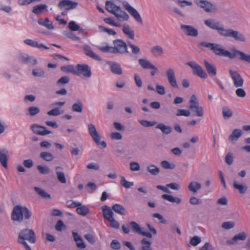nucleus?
Listing matches in <instances>:
<instances>
[{"mask_svg":"<svg viewBox=\"0 0 250 250\" xmlns=\"http://www.w3.org/2000/svg\"><path fill=\"white\" fill-rule=\"evenodd\" d=\"M34 190L42 198L44 199H50L51 196L47 193L44 190L39 187H34Z\"/></svg>","mask_w":250,"mask_h":250,"instance_id":"4c0bfd02","label":"nucleus"},{"mask_svg":"<svg viewBox=\"0 0 250 250\" xmlns=\"http://www.w3.org/2000/svg\"><path fill=\"white\" fill-rule=\"evenodd\" d=\"M177 4L181 7H184L186 6H191L192 5V2L189 1H187L186 0H178L177 2Z\"/></svg>","mask_w":250,"mask_h":250,"instance_id":"bf43d9fd","label":"nucleus"},{"mask_svg":"<svg viewBox=\"0 0 250 250\" xmlns=\"http://www.w3.org/2000/svg\"><path fill=\"white\" fill-rule=\"evenodd\" d=\"M233 160V158L232 154L230 152L227 153L225 156V161L226 163L229 165H230L232 164Z\"/></svg>","mask_w":250,"mask_h":250,"instance_id":"e2e57ef3","label":"nucleus"},{"mask_svg":"<svg viewBox=\"0 0 250 250\" xmlns=\"http://www.w3.org/2000/svg\"><path fill=\"white\" fill-rule=\"evenodd\" d=\"M47 5L45 4L37 5L33 7L32 12L36 15H40L47 9Z\"/></svg>","mask_w":250,"mask_h":250,"instance_id":"f704fd0d","label":"nucleus"},{"mask_svg":"<svg viewBox=\"0 0 250 250\" xmlns=\"http://www.w3.org/2000/svg\"><path fill=\"white\" fill-rule=\"evenodd\" d=\"M205 24L209 28L217 31L219 35L224 38H230L240 42H245L246 38L245 35L237 30L231 28H225L220 21L209 19L205 21Z\"/></svg>","mask_w":250,"mask_h":250,"instance_id":"f257e3e1","label":"nucleus"},{"mask_svg":"<svg viewBox=\"0 0 250 250\" xmlns=\"http://www.w3.org/2000/svg\"><path fill=\"white\" fill-rule=\"evenodd\" d=\"M121 184L124 188H130L131 186H133L134 183H133V182L127 181L125 179V178L124 176H121Z\"/></svg>","mask_w":250,"mask_h":250,"instance_id":"49530a36","label":"nucleus"},{"mask_svg":"<svg viewBox=\"0 0 250 250\" xmlns=\"http://www.w3.org/2000/svg\"><path fill=\"white\" fill-rule=\"evenodd\" d=\"M205 67L209 76L211 77H214L217 74V69L216 66L212 63L208 62L207 60L204 61Z\"/></svg>","mask_w":250,"mask_h":250,"instance_id":"6ab92c4d","label":"nucleus"},{"mask_svg":"<svg viewBox=\"0 0 250 250\" xmlns=\"http://www.w3.org/2000/svg\"><path fill=\"white\" fill-rule=\"evenodd\" d=\"M156 91L161 95H164L166 93L165 87L159 84H157L156 86Z\"/></svg>","mask_w":250,"mask_h":250,"instance_id":"69168bd1","label":"nucleus"},{"mask_svg":"<svg viewBox=\"0 0 250 250\" xmlns=\"http://www.w3.org/2000/svg\"><path fill=\"white\" fill-rule=\"evenodd\" d=\"M189 109L192 111H196V115L198 117H202L204 115V110L202 106H199V104L196 96L192 95L189 102Z\"/></svg>","mask_w":250,"mask_h":250,"instance_id":"6e6552de","label":"nucleus"},{"mask_svg":"<svg viewBox=\"0 0 250 250\" xmlns=\"http://www.w3.org/2000/svg\"><path fill=\"white\" fill-rule=\"evenodd\" d=\"M112 209L117 213L124 215L126 214V209L125 208L120 204H116L112 207Z\"/></svg>","mask_w":250,"mask_h":250,"instance_id":"72a5a7b5","label":"nucleus"},{"mask_svg":"<svg viewBox=\"0 0 250 250\" xmlns=\"http://www.w3.org/2000/svg\"><path fill=\"white\" fill-rule=\"evenodd\" d=\"M60 170H62L63 168L61 167L58 166L55 167L56 171V175L58 181L62 183L65 184L66 182L65 175L63 172L59 171Z\"/></svg>","mask_w":250,"mask_h":250,"instance_id":"cd10ccee","label":"nucleus"},{"mask_svg":"<svg viewBox=\"0 0 250 250\" xmlns=\"http://www.w3.org/2000/svg\"><path fill=\"white\" fill-rule=\"evenodd\" d=\"M223 116L225 119L229 118L232 115L231 110L228 107H223L222 111Z\"/></svg>","mask_w":250,"mask_h":250,"instance_id":"de8ad7c7","label":"nucleus"},{"mask_svg":"<svg viewBox=\"0 0 250 250\" xmlns=\"http://www.w3.org/2000/svg\"><path fill=\"white\" fill-rule=\"evenodd\" d=\"M37 169L39 171L40 173L42 174H47L50 172V168L48 167L45 166H43L38 165L37 167Z\"/></svg>","mask_w":250,"mask_h":250,"instance_id":"a18cd8bd","label":"nucleus"},{"mask_svg":"<svg viewBox=\"0 0 250 250\" xmlns=\"http://www.w3.org/2000/svg\"><path fill=\"white\" fill-rule=\"evenodd\" d=\"M105 8L119 20L127 21L129 19L128 15L125 11L122 10L120 6L116 5L110 1L105 2Z\"/></svg>","mask_w":250,"mask_h":250,"instance_id":"39448f33","label":"nucleus"},{"mask_svg":"<svg viewBox=\"0 0 250 250\" xmlns=\"http://www.w3.org/2000/svg\"><path fill=\"white\" fill-rule=\"evenodd\" d=\"M198 46L200 48L201 46L208 48L218 56L228 57L231 59L238 58L242 61L250 63V55L238 50L235 49L233 52H230L224 49L219 44L206 42H201L198 44Z\"/></svg>","mask_w":250,"mask_h":250,"instance_id":"f03ea898","label":"nucleus"},{"mask_svg":"<svg viewBox=\"0 0 250 250\" xmlns=\"http://www.w3.org/2000/svg\"><path fill=\"white\" fill-rule=\"evenodd\" d=\"M140 244L141 247L139 250H152L151 247L152 243L150 240L144 238L141 240Z\"/></svg>","mask_w":250,"mask_h":250,"instance_id":"7c9ffc66","label":"nucleus"},{"mask_svg":"<svg viewBox=\"0 0 250 250\" xmlns=\"http://www.w3.org/2000/svg\"><path fill=\"white\" fill-rule=\"evenodd\" d=\"M235 226V223L232 221H228L223 223L222 227L226 229H229L233 228Z\"/></svg>","mask_w":250,"mask_h":250,"instance_id":"8fccbe9b","label":"nucleus"},{"mask_svg":"<svg viewBox=\"0 0 250 250\" xmlns=\"http://www.w3.org/2000/svg\"><path fill=\"white\" fill-rule=\"evenodd\" d=\"M113 46L99 47L101 51L106 53H111L114 54H125L129 53L127 49V44L120 39H117L113 41Z\"/></svg>","mask_w":250,"mask_h":250,"instance_id":"7ed1b4c3","label":"nucleus"},{"mask_svg":"<svg viewBox=\"0 0 250 250\" xmlns=\"http://www.w3.org/2000/svg\"><path fill=\"white\" fill-rule=\"evenodd\" d=\"M187 64L192 69L193 73L194 75H196L202 79H205L207 78V74L203 68L197 63L194 61H190L188 62Z\"/></svg>","mask_w":250,"mask_h":250,"instance_id":"1a4fd4ad","label":"nucleus"},{"mask_svg":"<svg viewBox=\"0 0 250 250\" xmlns=\"http://www.w3.org/2000/svg\"><path fill=\"white\" fill-rule=\"evenodd\" d=\"M247 237V234L245 232H242L234 235L231 240H228L227 243L229 245H233L238 240H245Z\"/></svg>","mask_w":250,"mask_h":250,"instance_id":"393cba45","label":"nucleus"},{"mask_svg":"<svg viewBox=\"0 0 250 250\" xmlns=\"http://www.w3.org/2000/svg\"><path fill=\"white\" fill-rule=\"evenodd\" d=\"M78 4L77 2L70 0H63L59 2L58 6L61 10L68 11L76 8Z\"/></svg>","mask_w":250,"mask_h":250,"instance_id":"2eb2a0df","label":"nucleus"},{"mask_svg":"<svg viewBox=\"0 0 250 250\" xmlns=\"http://www.w3.org/2000/svg\"><path fill=\"white\" fill-rule=\"evenodd\" d=\"M162 198L163 199L172 203H175L177 204H179L181 202V200L180 198L177 197H174L171 195L167 194H163L162 195Z\"/></svg>","mask_w":250,"mask_h":250,"instance_id":"2f4dec72","label":"nucleus"},{"mask_svg":"<svg viewBox=\"0 0 250 250\" xmlns=\"http://www.w3.org/2000/svg\"><path fill=\"white\" fill-rule=\"evenodd\" d=\"M139 63L141 66V67L144 69H152L158 70L157 68L152 64L150 61L145 59H140L139 60Z\"/></svg>","mask_w":250,"mask_h":250,"instance_id":"4be33fe9","label":"nucleus"},{"mask_svg":"<svg viewBox=\"0 0 250 250\" xmlns=\"http://www.w3.org/2000/svg\"><path fill=\"white\" fill-rule=\"evenodd\" d=\"M32 215L30 210L26 207L17 205L14 207L11 213V219L14 221L21 223L25 220L29 219Z\"/></svg>","mask_w":250,"mask_h":250,"instance_id":"20e7f679","label":"nucleus"},{"mask_svg":"<svg viewBox=\"0 0 250 250\" xmlns=\"http://www.w3.org/2000/svg\"><path fill=\"white\" fill-rule=\"evenodd\" d=\"M110 137L112 140H119L122 139V134L118 132H112L110 134Z\"/></svg>","mask_w":250,"mask_h":250,"instance_id":"338daca9","label":"nucleus"},{"mask_svg":"<svg viewBox=\"0 0 250 250\" xmlns=\"http://www.w3.org/2000/svg\"><path fill=\"white\" fill-rule=\"evenodd\" d=\"M151 53L155 57H161L164 54V51L162 46L157 45L151 48Z\"/></svg>","mask_w":250,"mask_h":250,"instance_id":"c85d7f7f","label":"nucleus"},{"mask_svg":"<svg viewBox=\"0 0 250 250\" xmlns=\"http://www.w3.org/2000/svg\"><path fill=\"white\" fill-rule=\"evenodd\" d=\"M110 246L112 249L115 250H118L121 248L120 243L118 240L115 239L112 241Z\"/></svg>","mask_w":250,"mask_h":250,"instance_id":"13d9d810","label":"nucleus"},{"mask_svg":"<svg viewBox=\"0 0 250 250\" xmlns=\"http://www.w3.org/2000/svg\"><path fill=\"white\" fill-rule=\"evenodd\" d=\"M156 128L160 129L162 133L165 134H168L172 131V128L170 126L166 125L162 123L158 124Z\"/></svg>","mask_w":250,"mask_h":250,"instance_id":"c9c22d12","label":"nucleus"},{"mask_svg":"<svg viewBox=\"0 0 250 250\" xmlns=\"http://www.w3.org/2000/svg\"><path fill=\"white\" fill-rule=\"evenodd\" d=\"M161 165L163 168L166 169H173L175 167V165L170 163L167 161L164 160L161 162Z\"/></svg>","mask_w":250,"mask_h":250,"instance_id":"c03bdc74","label":"nucleus"},{"mask_svg":"<svg viewBox=\"0 0 250 250\" xmlns=\"http://www.w3.org/2000/svg\"><path fill=\"white\" fill-rule=\"evenodd\" d=\"M242 134L243 132L240 129H235L229 136V140L230 142L237 141Z\"/></svg>","mask_w":250,"mask_h":250,"instance_id":"bb28decb","label":"nucleus"},{"mask_svg":"<svg viewBox=\"0 0 250 250\" xmlns=\"http://www.w3.org/2000/svg\"><path fill=\"white\" fill-rule=\"evenodd\" d=\"M201 188V185L199 183L195 181L190 182L188 186V190L194 193H196Z\"/></svg>","mask_w":250,"mask_h":250,"instance_id":"473e14b6","label":"nucleus"},{"mask_svg":"<svg viewBox=\"0 0 250 250\" xmlns=\"http://www.w3.org/2000/svg\"><path fill=\"white\" fill-rule=\"evenodd\" d=\"M123 31L130 39L133 40L134 37V32L131 30L128 25H124L123 28Z\"/></svg>","mask_w":250,"mask_h":250,"instance_id":"ea45409f","label":"nucleus"},{"mask_svg":"<svg viewBox=\"0 0 250 250\" xmlns=\"http://www.w3.org/2000/svg\"><path fill=\"white\" fill-rule=\"evenodd\" d=\"M70 79L67 76H63L59 79L57 82V84L58 85H62L64 84H66L69 82Z\"/></svg>","mask_w":250,"mask_h":250,"instance_id":"5fc2aeb1","label":"nucleus"},{"mask_svg":"<svg viewBox=\"0 0 250 250\" xmlns=\"http://www.w3.org/2000/svg\"><path fill=\"white\" fill-rule=\"evenodd\" d=\"M83 75L84 77L90 78L91 76L90 67L87 64H78L76 66V75Z\"/></svg>","mask_w":250,"mask_h":250,"instance_id":"f8f14e48","label":"nucleus"},{"mask_svg":"<svg viewBox=\"0 0 250 250\" xmlns=\"http://www.w3.org/2000/svg\"><path fill=\"white\" fill-rule=\"evenodd\" d=\"M146 169L152 175H157L160 172V168L153 165L148 166Z\"/></svg>","mask_w":250,"mask_h":250,"instance_id":"a19ab883","label":"nucleus"},{"mask_svg":"<svg viewBox=\"0 0 250 250\" xmlns=\"http://www.w3.org/2000/svg\"><path fill=\"white\" fill-rule=\"evenodd\" d=\"M139 122L142 125L146 127L152 126L156 124V122L155 121L150 122L145 120H140L139 121Z\"/></svg>","mask_w":250,"mask_h":250,"instance_id":"09e8293b","label":"nucleus"},{"mask_svg":"<svg viewBox=\"0 0 250 250\" xmlns=\"http://www.w3.org/2000/svg\"><path fill=\"white\" fill-rule=\"evenodd\" d=\"M197 5L207 13H214L218 11L217 6L207 0H200Z\"/></svg>","mask_w":250,"mask_h":250,"instance_id":"9d476101","label":"nucleus"},{"mask_svg":"<svg viewBox=\"0 0 250 250\" xmlns=\"http://www.w3.org/2000/svg\"><path fill=\"white\" fill-rule=\"evenodd\" d=\"M134 78L137 86L139 88L141 87L142 86L143 83L140 76L138 74H135L134 75Z\"/></svg>","mask_w":250,"mask_h":250,"instance_id":"680f3d73","label":"nucleus"},{"mask_svg":"<svg viewBox=\"0 0 250 250\" xmlns=\"http://www.w3.org/2000/svg\"><path fill=\"white\" fill-rule=\"evenodd\" d=\"M229 73L235 87H241L243 85V79L238 72L232 69H229Z\"/></svg>","mask_w":250,"mask_h":250,"instance_id":"9b49d317","label":"nucleus"},{"mask_svg":"<svg viewBox=\"0 0 250 250\" xmlns=\"http://www.w3.org/2000/svg\"><path fill=\"white\" fill-rule=\"evenodd\" d=\"M32 74L35 77H40L44 75V72L42 69L37 68L33 70Z\"/></svg>","mask_w":250,"mask_h":250,"instance_id":"052dcab7","label":"nucleus"},{"mask_svg":"<svg viewBox=\"0 0 250 250\" xmlns=\"http://www.w3.org/2000/svg\"><path fill=\"white\" fill-rule=\"evenodd\" d=\"M233 187L235 189L237 190L241 194L246 193L248 189V187L246 185L241 183L236 180H234Z\"/></svg>","mask_w":250,"mask_h":250,"instance_id":"412c9836","label":"nucleus"},{"mask_svg":"<svg viewBox=\"0 0 250 250\" xmlns=\"http://www.w3.org/2000/svg\"><path fill=\"white\" fill-rule=\"evenodd\" d=\"M40 111L39 108L36 106H31L28 108L29 115L31 116H35L38 114Z\"/></svg>","mask_w":250,"mask_h":250,"instance_id":"3c124183","label":"nucleus"},{"mask_svg":"<svg viewBox=\"0 0 250 250\" xmlns=\"http://www.w3.org/2000/svg\"><path fill=\"white\" fill-rule=\"evenodd\" d=\"M83 108V104L80 100H77L72 106V110L74 112L81 113Z\"/></svg>","mask_w":250,"mask_h":250,"instance_id":"e433bc0d","label":"nucleus"},{"mask_svg":"<svg viewBox=\"0 0 250 250\" xmlns=\"http://www.w3.org/2000/svg\"><path fill=\"white\" fill-rule=\"evenodd\" d=\"M68 27L69 29L73 31H78L80 29V26L76 23L74 21H71L69 23Z\"/></svg>","mask_w":250,"mask_h":250,"instance_id":"6e6d98bb","label":"nucleus"},{"mask_svg":"<svg viewBox=\"0 0 250 250\" xmlns=\"http://www.w3.org/2000/svg\"><path fill=\"white\" fill-rule=\"evenodd\" d=\"M128 45L131 49L132 54L136 55L140 53V49L138 46L135 45L130 42H128Z\"/></svg>","mask_w":250,"mask_h":250,"instance_id":"603ef678","label":"nucleus"},{"mask_svg":"<svg viewBox=\"0 0 250 250\" xmlns=\"http://www.w3.org/2000/svg\"><path fill=\"white\" fill-rule=\"evenodd\" d=\"M40 157L47 162H50L54 159L53 155L51 153L48 152H41Z\"/></svg>","mask_w":250,"mask_h":250,"instance_id":"37998d69","label":"nucleus"},{"mask_svg":"<svg viewBox=\"0 0 250 250\" xmlns=\"http://www.w3.org/2000/svg\"><path fill=\"white\" fill-rule=\"evenodd\" d=\"M83 51H84V53L87 56H89V57H90L94 60H97L99 61H101L102 60V59L101 58V57L99 56L96 54L92 51L91 47L89 46L84 45L83 46Z\"/></svg>","mask_w":250,"mask_h":250,"instance_id":"5701e85b","label":"nucleus"},{"mask_svg":"<svg viewBox=\"0 0 250 250\" xmlns=\"http://www.w3.org/2000/svg\"><path fill=\"white\" fill-rule=\"evenodd\" d=\"M31 129L34 133L42 136H45L51 133V131L47 130L45 127L37 124L32 125Z\"/></svg>","mask_w":250,"mask_h":250,"instance_id":"a211bd4d","label":"nucleus"},{"mask_svg":"<svg viewBox=\"0 0 250 250\" xmlns=\"http://www.w3.org/2000/svg\"><path fill=\"white\" fill-rule=\"evenodd\" d=\"M201 242V238L197 236H194L190 240V244L193 246H196Z\"/></svg>","mask_w":250,"mask_h":250,"instance_id":"4d7b16f0","label":"nucleus"},{"mask_svg":"<svg viewBox=\"0 0 250 250\" xmlns=\"http://www.w3.org/2000/svg\"><path fill=\"white\" fill-rule=\"evenodd\" d=\"M200 250H214V248L209 243H206L201 248Z\"/></svg>","mask_w":250,"mask_h":250,"instance_id":"774afa93","label":"nucleus"},{"mask_svg":"<svg viewBox=\"0 0 250 250\" xmlns=\"http://www.w3.org/2000/svg\"><path fill=\"white\" fill-rule=\"evenodd\" d=\"M8 152L5 150L0 149V163L2 166L7 168V167Z\"/></svg>","mask_w":250,"mask_h":250,"instance_id":"c756f323","label":"nucleus"},{"mask_svg":"<svg viewBox=\"0 0 250 250\" xmlns=\"http://www.w3.org/2000/svg\"><path fill=\"white\" fill-rule=\"evenodd\" d=\"M25 240H28L31 243L36 242L35 234L32 229H24L20 232L18 239V243L25 246L27 243Z\"/></svg>","mask_w":250,"mask_h":250,"instance_id":"423d86ee","label":"nucleus"},{"mask_svg":"<svg viewBox=\"0 0 250 250\" xmlns=\"http://www.w3.org/2000/svg\"><path fill=\"white\" fill-rule=\"evenodd\" d=\"M76 212H77L78 214L84 216H86L89 213V209L86 206H81L77 208Z\"/></svg>","mask_w":250,"mask_h":250,"instance_id":"79ce46f5","label":"nucleus"},{"mask_svg":"<svg viewBox=\"0 0 250 250\" xmlns=\"http://www.w3.org/2000/svg\"><path fill=\"white\" fill-rule=\"evenodd\" d=\"M61 70L62 71L70 73L74 75H76V67L72 65H68L67 66H63L61 67Z\"/></svg>","mask_w":250,"mask_h":250,"instance_id":"58836bf2","label":"nucleus"},{"mask_svg":"<svg viewBox=\"0 0 250 250\" xmlns=\"http://www.w3.org/2000/svg\"><path fill=\"white\" fill-rule=\"evenodd\" d=\"M88 130L90 135L92 138L93 141L97 145H101L102 148H105L106 147V144L104 141H100L101 136L98 132L95 125L92 124H89L88 125Z\"/></svg>","mask_w":250,"mask_h":250,"instance_id":"0eeeda50","label":"nucleus"},{"mask_svg":"<svg viewBox=\"0 0 250 250\" xmlns=\"http://www.w3.org/2000/svg\"><path fill=\"white\" fill-rule=\"evenodd\" d=\"M130 225L131 227L132 231L134 232L141 235L144 236H146L148 238H151L152 237V234L147 231H145L144 228H141L139 225L135 221H131Z\"/></svg>","mask_w":250,"mask_h":250,"instance_id":"4468645a","label":"nucleus"},{"mask_svg":"<svg viewBox=\"0 0 250 250\" xmlns=\"http://www.w3.org/2000/svg\"><path fill=\"white\" fill-rule=\"evenodd\" d=\"M166 74L170 85L173 88H178V85L174 70L171 68H168L166 71Z\"/></svg>","mask_w":250,"mask_h":250,"instance_id":"dca6fc26","label":"nucleus"},{"mask_svg":"<svg viewBox=\"0 0 250 250\" xmlns=\"http://www.w3.org/2000/svg\"><path fill=\"white\" fill-rule=\"evenodd\" d=\"M190 115V112L189 110L186 109H178L176 115L177 116H184L185 117H188Z\"/></svg>","mask_w":250,"mask_h":250,"instance_id":"864d4df0","label":"nucleus"},{"mask_svg":"<svg viewBox=\"0 0 250 250\" xmlns=\"http://www.w3.org/2000/svg\"><path fill=\"white\" fill-rule=\"evenodd\" d=\"M153 217L154 218H158L160 222L164 224L167 223V220L163 217V216L160 213H155L153 214Z\"/></svg>","mask_w":250,"mask_h":250,"instance_id":"0e129e2a","label":"nucleus"},{"mask_svg":"<svg viewBox=\"0 0 250 250\" xmlns=\"http://www.w3.org/2000/svg\"><path fill=\"white\" fill-rule=\"evenodd\" d=\"M24 42L30 46L33 47H36L39 49H48L49 47H47L46 46L44 45V44L42 43H39L31 39H26L24 41Z\"/></svg>","mask_w":250,"mask_h":250,"instance_id":"b1692460","label":"nucleus"},{"mask_svg":"<svg viewBox=\"0 0 250 250\" xmlns=\"http://www.w3.org/2000/svg\"><path fill=\"white\" fill-rule=\"evenodd\" d=\"M103 216L108 221L113 218L114 213L112 210L107 206H104L102 208Z\"/></svg>","mask_w":250,"mask_h":250,"instance_id":"a878e982","label":"nucleus"},{"mask_svg":"<svg viewBox=\"0 0 250 250\" xmlns=\"http://www.w3.org/2000/svg\"><path fill=\"white\" fill-rule=\"evenodd\" d=\"M180 28L187 36L196 37L198 35V30L192 25L182 24Z\"/></svg>","mask_w":250,"mask_h":250,"instance_id":"f3484780","label":"nucleus"},{"mask_svg":"<svg viewBox=\"0 0 250 250\" xmlns=\"http://www.w3.org/2000/svg\"><path fill=\"white\" fill-rule=\"evenodd\" d=\"M124 7L129 12V13L134 18V19L140 23H143L142 19L138 12L133 7L129 5L127 1H123Z\"/></svg>","mask_w":250,"mask_h":250,"instance_id":"ddd939ff","label":"nucleus"},{"mask_svg":"<svg viewBox=\"0 0 250 250\" xmlns=\"http://www.w3.org/2000/svg\"><path fill=\"white\" fill-rule=\"evenodd\" d=\"M110 67V70L114 74L121 75L123 74V71L121 65L117 62H107Z\"/></svg>","mask_w":250,"mask_h":250,"instance_id":"aec40b11","label":"nucleus"}]
</instances>
